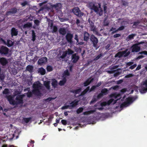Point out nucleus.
I'll return each mask as SVG.
<instances>
[{"instance_id":"obj_1","label":"nucleus","mask_w":147,"mask_h":147,"mask_svg":"<svg viewBox=\"0 0 147 147\" xmlns=\"http://www.w3.org/2000/svg\"><path fill=\"white\" fill-rule=\"evenodd\" d=\"M40 82L38 81L36 82L33 84L32 93L34 95L39 96H40L41 93L40 90L41 89V86L40 85Z\"/></svg>"},{"instance_id":"obj_2","label":"nucleus","mask_w":147,"mask_h":147,"mask_svg":"<svg viewBox=\"0 0 147 147\" xmlns=\"http://www.w3.org/2000/svg\"><path fill=\"white\" fill-rule=\"evenodd\" d=\"M137 97H128L126 98V100L121 105V107H126L129 106L137 98Z\"/></svg>"},{"instance_id":"obj_3","label":"nucleus","mask_w":147,"mask_h":147,"mask_svg":"<svg viewBox=\"0 0 147 147\" xmlns=\"http://www.w3.org/2000/svg\"><path fill=\"white\" fill-rule=\"evenodd\" d=\"M143 43L144 42H141L133 45L130 48V49H131V52L137 53L139 52L140 50V47L139 45Z\"/></svg>"},{"instance_id":"obj_4","label":"nucleus","mask_w":147,"mask_h":147,"mask_svg":"<svg viewBox=\"0 0 147 147\" xmlns=\"http://www.w3.org/2000/svg\"><path fill=\"white\" fill-rule=\"evenodd\" d=\"M90 40L93 44V46L95 48L96 47L98 42V38L92 34L90 37Z\"/></svg>"},{"instance_id":"obj_5","label":"nucleus","mask_w":147,"mask_h":147,"mask_svg":"<svg viewBox=\"0 0 147 147\" xmlns=\"http://www.w3.org/2000/svg\"><path fill=\"white\" fill-rule=\"evenodd\" d=\"M24 96V95L23 94L18 95L16 96V105L23 103V98Z\"/></svg>"},{"instance_id":"obj_6","label":"nucleus","mask_w":147,"mask_h":147,"mask_svg":"<svg viewBox=\"0 0 147 147\" xmlns=\"http://www.w3.org/2000/svg\"><path fill=\"white\" fill-rule=\"evenodd\" d=\"M72 11L74 14L80 17L84 15V13L81 12L78 7H74Z\"/></svg>"},{"instance_id":"obj_7","label":"nucleus","mask_w":147,"mask_h":147,"mask_svg":"<svg viewBox=\"0 0 147 147\" xmlns=\"http://www.w3.org/2000/svg\"><path fill=\"white\" fill-rule=\"evenodd\" d=\"M141 93H144L147 92V79L142 82V86L140 90Z\"/></svg>"},{"instance_id":"obj_8","label":"nucleus","mask_w":147,"mask_h":147,"mask_svg":"<svg viewBox=\"0 0 147 147\" xmlns=\"http://www.w3.org/2000/svg\"><path fill=\"white\" fill-rule=\"evenodd\" d=\"M121 94L120 93H117V96L118 99H117L116 100H114L113 99H111L109 100L107 102V104L108 105H110L111 104L113 103V104H115L117 101L118 100H119L121 98Z\"/></svg>"},{"instance_id":"obj_9","label":"nucleus","mask_w":147,"mask_h":147,"mask_svg":"<svg viewBox=\"0 0 147 147\" xmlns=\"http://www.w3.org/2000/svg\"><path fill=\"white\" fill-rule=\"evenodd\" d=\"M9 51V49L7 47L2 46L0 49V54L6 55L8 54Z\"/></svg>"},{"instance_id":"obj_10","label":"nucleus","mask_w":147,"mask_h":147,"mask_svg":"<svg viewBox=\"0 0 147 147\" xmlns=\"http://www.w3.org/2000/svg\"><path fill=\"white\" fill-rule=\"evenodd\" d=\"M17 11V9L16 7H14L11 8L7 11L6 13V15L8 16L10 15H11L15 13Z\"/></svg>"},{"instance_id":"obj_11","label":"nucleus","mask_w":147,"mask_h":147,"mask_svg":"<svg viewBox=\"0 0 147 147\" xmlns=\"http://www.w3.org/2000/svg\"><path fill=\"white\" fill-rule=\"evenodd\" d=\"M47 59L46 57H43L39 59L38 61L39 65H42L47 61Z\"/></svg>"},{"instance_id":"obj_12","label":"nucleus","mask_w":147,"mask_h":147,"mask_svg":"<svg viewBox=\"0 0 147 147\" xmlns=\"http://www.w3.org/2000/svg\"><path fill=\"white\" fill-rule=\"evenodd\" d=\"M80 58L77 55V53H75L72 55L71 59L74 63H76Z\"/></svg>"},{"instance_id":"obj_13","label":"nucleus","mask_w":147,"mask_h":147,"mask_svg":"<svg viewBox=\"0 0 147 147\" xmlns=\"http://www.w3.org/2000/svg\"><path fill=\"white\" fill-rule=\"evenodd\" d=\"M73 34L70 33H67L66 36V38L67 41L69 43L71 44L73 42L72 39L73 37Z\"/></svg>"},{"instance_id":"obj_14","label":"nucleus","mask_w":147,"mask_h":147,"mask_svg":"<svg viewBox=\"0 0 147 147\" xmlns=\"http://www.w3.org/2000/svg\"><path fill=\"white\" fill-rule=\"evenodd\" d=\"M8 63V61L5 58L3 57L0 58V63L1 65L3 66H5Z\"/></svg>"},{"instance_id":"obj_15","label":"nucleus","mask_w":147,"mask_h":147,"mask_svg":"<svg viewBox=\"0 0 147 147\" xmlns=\"http://www.w3.org/2000/svg\"><path fill=\"white\" fill-rule=\"evenodd\" d=\"M94 79L93 78H90L88 79L83 83L84 86H87L90 84L92 82Z\"/></svg>"},{"instance_id":"obj_16","label":"nucleus","mask_w":147,"mask_h":147,"mask_svg":"<svg viewBox=\"0 0 147 147\" xmlns=\"http://www.w3.org/2000/svg\"><path fill=\"white\" fill-rule=\"evenodd\" d=\"M18 31L15 28H12L11 30V37L16 36L18 35Z\"/></svg>"},{"instance_id":"obj_17","label":"nucleus","mask_w":147,"mask_h":147,"mask_svg":"<svg viewBox=\"0 0 147 147\" xmlns=\"http://www.w3.org/2000/svg\"><path fill=\"white\" fill-rule=\"evenodd\" d=\"M61 4L60 3H57L54 5H52L51 7L52 8H54L56 10H58L60 9L61 7Z\"/></svg>"},{"instance_id":"obj_18","label":"nucleus","mask_w":147,"mask_h":147,"mask_svg":"<svg viewBox=\"0 0 147 147\" xmlns=\"http://www.w3.org/2000/svg\"><path fill=\"white\" fill-rule=\"evenodd\" d=\"M7 98L10 104L13 105H16V102L15 100H13L12 97L11 96H7Z\"/></svg>"},{"instance_id":"obj_19","label":"nucleus","mask_w":147,"mask_h":147,"mask_svg":"<svg viewBox=\"0 0 147 147\" xmlns=\"http://www.w3.org/2000/svg\"><path fill=\"white\" fill-rule=\"evenodd\" d=\"M90 39V34L87 32L85 31L84 33V40L86 41H88Z\"/></svg>"},{"instance_id":"obj_20","label":"nucleus","mask_w":147,"mask_h":147,"mask_svg":"<svg viewBox=\"0 0 147 147\" xmlns=\"http://www.w3.org/2000/svg\"><path fill=\"white\" fill-rule=\"evenodd\" d=\"M78 101L76 100H74V101H72L70 103L69 106L70 108H72L75 107L77 105H78Z\"/></svg>"},{"instance_id":"obj_21","label":"nucleus","mask_w":147,"mask_h":147,"mask_svg":"<svg viewBox=\"0 0 147 147\" xmlns=\"http://www.w3.org/2000/svg\"><path fill=\"white\" fill-rule=\"evenodd\" d=\"M33 69L34 67L32 65H28L26 67V70L31 73L33 71Z\"/></svg>"},{"instance_id":"obj_22","label":"nucleus","mask_w":147,"mask_h":147,"mask_svg":"<svg viewBox=\"0 0 147 147\" xmlns=\"http://www.w3.org/2000/svg\"><path fill=\"white\" fill-rule=\"evenodd\" d=\"M51 84L53 87L54 88H56L58 85L57 80L55 79H52Z\"/></svg>"},{"instance_id":"obj_23","label":"nucleus","mask_w":147,"mask_h":147,"mask_svg":"<svg viewBox=\"0 0 147 147\" xmlns=\"http://www.w3.org/2000/svg\"><path fill=\"white\" fill-rule=\"evenodd\" d=\"M91 9L93 10L96 13H98V12L99 9L98 7L94 4L91 6Z\"/></svg>"},{"instance_id":"obj_24","label":"nucleus","mask_w":147,"mask_h":147,"mask_svg":"<svg viewBox=\"0 0 147 147\" xmlns=\"http://www.w3.org/2000/svg\"><path fill=\"white\" fill-rule=\"evenodd\" d=\"M125 53V51H121V52H118L115 55V57H121L123 56H124V55Z\"/></svg>"},{"instance_id":"obj_25","label":"nucleus","mask_w":147,"mask_h":147,"mask_svg":"<svg viewBox=\"0 0 147 147\" xmlns=\"http://www.w3.org/2000/svg\"><path fill=\"white\" fill-rule=\"evenodd\" d=\"M59 33L63 35H65L66 33L65 29L64 28H61L59 29Z\"/></svg>"},{"instance_id":"obj_26","label":"nucleus","mask_w":147,"mask_h":147,"mask_svg":"<svg viewBox=\"0 0 147 147\" xmlns=\"http://www.w3.org/2000/svg\"><path fill=\"white\" fill-rule=\"evenodd\" d=\"M5 45L8 47H10L13 45V42L12 40L8 39L7 40V42H6Z\"/></svg>"},{"instance_id":"obj_27","label":"nucleus","mask_w":147,"mask_h":147,"mask_svg":"<svg viewBox=\"0 0 147 147\" xmlns=\"http://www.w3.org/2000/svg\"><path fill=\"white\" fill-rule=\"evenodd\" d=\"M82 90V89L80 88L77 89L71 90V92L76 94H79L81 92Z\"/></svg>"},{"instance_id":"obj_28","label":"nucleus","mask_w":147,"mask_h":147,"mask_svg":"<svg viewBox=\"0 0 147 147\" xmlns=\"http://www.w3.org/2000/svg\"><path fill=\"white\" fill-rule=\"evenodd\" d=\"M96 111V109H95L93 110H91L89 111L84 112L83 113V114L84 115H90L91 114L95 112Z\"/></svg>"},{"instance_id":"obj_29","label":"nucleus","mask_w":147,"mask_h":147,"mask_svg":"<svg viewBox=\"0 0 147 147\" xmlns=\"http://www.w3.org/2000/svg\"><path fill=\"white\" fill-rule=\"evenodd\" d=\"M66 79L65 77L63 78L62 80H60L59 82V84L61 86L63 85L66 82Z\"/></svg>"},{"instance_id":"obj_30","label":"nucleus","mask_w":147,"mask_h":147,"mask_svg":"<svg viewBox=\"0 0 147 147\" xmlns=\"http://www.w3.org/2000/svg\"><path fill=\"white\" fill-rule=\"evenodd\" d=\"M38 71V72L42 75H44L46 73L45 70L42 67L40 68Z\"/></svg>"},{"instance_id":"obj_31","label":"nucleus","mask_w":147,"mask_h":147,"mask_svg":"<svg viewBox=\"0 0 147 147\" xmlns=\"http://www.w3.org/2000/svg\"><path fill=\"white\" fill-rule=\"evenodd\" d=\"M90 87H87L86 89H84L81 94L80 95L83 96L86 94L89 91Z\"/></svg>"},{"instance_id":"obj_32","label":"nucleus","mask_w":147,"mask_h":147,"mask_svg":"<svg viewBox=\"0 0 147 147\" xmlns=\"http://www.w3.org/2000/svg\"><path fill=\"white\" fill-rule=\"evenodd\" d=\"M47 21L48 22V24L49 26H50L51 28L52 29L53 25L52 20L48 18L47 19Z\"/></svg>"},{"instance_id":"obj_33","label":"nucleus","mask_w":147,"mask_h":147,"mask_svg":"<svg viewBox=\"0 0 147 147\" xmlns=\"http://www.w3.org/2000/svg\"><path fill=\"white\" fill-rule=\"evenodd\" d=\"M108 90L106 88L102 89L101 91V93L103 95H106L108 94Z\"/></svg>"},{"instance_id":"obj_34","label":"nucleus","mask_w":147,"mask_h":147,"mask_svg":"<svg viewBox=\"0 0 147 147\" xmlns=\"http://www.w3.org/2000/svg\"><path fill=\"white\" fill-rule=\"evenodd\" d=\"M32 41H35L36 40V33L34 32V30H32Z\"/></svg>"},{"instance_id":"obj_35","label":"nucleus","mask_w":147,"mask_h":147,"mask_svg":"<svg viewBox=\"0 0 147 147\" xmlns=\"http://www.w3.org/2000/svg\"><path fill=\"white\" fill-rule=\"evenodd\" d=\"M32 23L28 22L26 24H25L23 26V28H30L32 27Z\"/></svg>"},{"instance_id":"obj_36","label":"nucleus","mask_w":147,"mask_h":147,"mask_svg":"<svg viewBox=\"0 0 147 147\" xmlns=\"http://www.w3.org/2000/svg\"><path fill=\"white\" fill-rule=\"evenodd\" d=\"M70 74L68 69L65 70L63 73V76L66 77L69 76Z\"/></svg>"},{"instance_id":"obj_37","label":"nucleus","mask_w":147,"mask_h":147,"mask_svg":"<svg viewBox=\"0 0 147 147\" xmlns=\"http://www.w3.org/2000/svg\"><path fill=\"white\" fill-rule=\"evenodd\" d=\"M50 82L47 81L45 82L44 83V85L47 89H49L50 88V86L49 85Z\"/></svg>"},{"instance_id":"obj_38","label":"nucleus","mask_w":147,"mask_h":147,"mask_svg":"<svg viewBox=\"0 0 147 147\" xmlns=\"http://www.w3.org/2000/svg\"><path fill=\"white\" fill-rule=\"evenodd\" d=\"M67 53L65 51L63 52L62 55L59 57L61 58L62 59H63L67 56ZM62 60H63V59H62Z\"/></svg>"},{"instance_id":"obj_39","label":"nucleus","mask_w":147,"mask_h":147,"mask_svg":"<svg viewBox=\"0 0 147 147\" xmlns=\"http://www.w3.org/2000/svg\"><path fill=\"white\" fill-rule=\"evenodd\" d=\"M65 51L66 52H67V54H68L69 55L70 54H73L74 53V51L71 50L70 49H68L66 51Z\"/></svg>"},{"instance_id":"obj_40","label":"nucleus","mask_w":147,"mask_h":147,"mask_svg":"<svg viewBox=\"0 0 147 147\" xmlns=\"http://www.w3.org/2000/svg\"><path fill=\"white\" fill-rule=\"evenodd\" d=\"M31 119V117L29 118H25L24 117L23 118V120L26 123H28Z\"/></svg>"},{"instance_id":"obj_41","label":"nucleus","mask_w":147,"mask_h":147,"mask_svg":"<svg viewBox=\"0 0 147 147\" xmlns=\"http://www.w3.org/2000/svg\"><path fill=\"white\" fill-rule=\"evenodd\" d=\"M140 23V22L139 20H138L137 22H134L133 23V27L134 28H135L137 26L139 25Z\"/></svg>"},{"instance_id":"obj_42","label":"nucleus","mask_w":147,"mask_h":147,"mask_svg":"<svg viewBox=\"0 0 147 147\" xmlns=\"http://www.w3.org/2000/svg\"><path fill=\"white\" fill-rule=\"evenodd\" d=\"M34 142L33 140H31L28 144L27 146L28 147H33L34 146Z\"/></svg>"},{"instance_id":"obj_43","label":"nucleus","mask_w":147,"mask_h":147,"mask_svg":"<svg viewBox=\"0 0 147 147\" xmlns=\"http://www.w3.org/2000/svg\"><path fill=\"white\" fill-rule=\"evenodd\" d=\"M70 106L69 105H65L64 106H63L61 107V109L63 110L65 109H67L68 108L70 109H71L72 108L70 107Z\"/></svg>"},{"instance_id":"obj_44","label":"nucleus","mask_w":147,"mask_h":147,"mask_svg":"<svg viewBox=\"0 0 147 147\" xmlns=\"http://www.w3.org/2000/svg\"><path fill=\"white\" fill-rule=\"evenodd\" d=\"M47 71L48 72L52 71L53 70V68L50 65H48L47 67Z\"/></svg>"},{"instance_id":"obj_45","label":"nucleus","mask_w":147,"mask_h":147,"mask_svg":"<svg viewBox=\"0 0 147 147\" xmlns=\"http://www.w3.org/2000/svg\"><path fill=\"white\" fill-rule=\"evenodd\" d=\"M34 24L37 26H38L40 25V21L37 19H36L34 20Z\"/></svg>"},{"instance_id":"obj_46","label":"nucleus","mask_w":147,"mask_h":147,"mask_svg":"<svg viewBox=\"0 0 147 147\" xmlns=\"http://www.w3.org/2000/svg\"><path fill=\"white\" fill-rule=\"evenodd\" d=\"M90 29L91 31L94 32H96L95 26H94V25L90 26Z\"/></svg>"},{"instance_id":"obj_47","label":"nucleus","mask_w":147,"mask_h":147,"mask_svg":"<svg viewBox=\"0 0 147 147\" xmlns=\"http://www.w3.org/2000/svg\"><path fill=\"white\" fill-rule=\"evenodd\" d=\"M83 110V108L82 107H80L77 110L76 112L77 113L79 114L81 113Z\"/></svg>"},{"instance_id":"obj_48","label":"nucleus","mask_w":147,"mask_h":147,"mask_svg":"<svg viewBox=\"0 0 147 147\" xmlns=\"http://www.w3.org/2000/svg\"><path fill=\"white\" fill-rule=\"evenodd\" d=\"M96 88V87L95 85H93L92 86L91 88L90 89L89 92H90L92 91H94Z\"/></svg>"},{"instance_id":"obj_49","label":"nucleus","mask_w":147,"mask_h":147,"mask_svg":"<svg viewBox=\"0 0 147 147\" xmlns=\"http://www.w3.org/2000/svg\"><path fill=\"white\" fill-rule=\"evenodd\" d=\"M53 30L52 32L53 33L56 32L57 31V28L56 26H54L52 27Z\"/></svg>"},{"instance_id":"obj_50","label":"nucleus","mask_w":147,"mask_h":147,"mask_svg":"<svg viewBox=\"0 0 147 147\" xmlns=\"http://www.w3.org/2000/svg\"><path fill=\"white\" fill-rule=\"evenodd\" d=\"M135 36L136 34H132L129 35L128 36V38L130 39H132L134 38V36Z\"/></svg>"},{"instance_id":"obj_51","label":"nucleus","mask_w":147,"mask_h":147,"mask_svg":"<svg viewBox=\"0 0 147 147\" xmlns=\"http://www.w3.org/2000/svg\"><path fill=\"white\" fill-rule=\"evenodd\" d=\"M9 93V90L8 89L5 88L3 92V93L4 94H8Z\"/></svg>"},{"instance_id":"obj_52","label":"nucleus","mask_w":147,"mask_h":147,"mask_svg":"<svg viewBox=\"0 0 147 147\" xmlns=\"http://www.w3.org/2000/svg\"><path fill=\"white\" fill-rule=\"evenodd\" d=\"M127 49H126L125 50L123 51H125V53L124 55V56L125 57H126L128 56L130 54V51H128L127 52Z\"/></svg>"},{"instance_id":"obj_53","label":"nucleus","mask_w":147,"mask_h":147,"mask_svg":"<svg viewBox=\"0 0 147 147\" xmlns=\"http://www.w3.org/2000/svg\"><path fill=\"white\" fill-rule=\"evenodd\" d=\"M33 94L32 93V92H28L27 93V95L28 97H32Z\"/></svg>"},{"instance_id":"obj_54","label":"nucleus","mask_w":147,"mask_h":147,"mask_svg":"<svg viewBox=\"0 0 147 147\" xmlns=\"http://www.w3.org/2000/svg\"><path fill=\"white\" fill-rule=\"evenodd\" d=\"M109 22L108 21H107L105 19L104 21L103 22V25L105 26H108L109 25Z\"/></svg>"},{"instance_id":"obj_55","label":"nucleus","mask_w":147,"mask_h":147,"mask_svg":"<svg viewBox=\"0 0 147 147\" xmlns=\"http://www.w3.org/2000/svg\"><path fill=\"white\" fill-rule=\"evenodd\" d=\"M5 78V76L3 74H1V72L0 73V79L1 80H3Z\"/></svg>"},{"instance_id":"obj_56","label":"nucleus","mask_w":147,"mask_h":147,"mask_svg":"<svg viewBox=\"0 0 147 147\" xmlns=\"http://www.w3.org/2000/svg\"><path fill=\"white\" fill-rule=\"evenodd\" d=\"M104 95L100 92L99 93L97 96V99H99L102 98Z\"/></svg>"},{"instance_id":"obj_57","label":"nucleus","mask_w":147,"mask_h":147,"mask_svg":"<svg viewBox=\"0 0 147 147\" xmlns=\"http://www.w3.org/2000/svg\"><path fill=\"white\" fill-rule=\"evenodd\" d=\"M137 66L136 64H135L133 65H131L129 67V69H134Z\"/></svg>"},{"instance_id":"obj_58","label":"nucleus","mask_w":147,"mask_h":147,"mask_svg":"<svg viewBox=\"0 0 147 147\" xmlns=\"http://www.w3.org/2000/svg\"><path fill=\"white\" fill-rule=\"evenodd\" d=\"M88 22L90 24V26L94 25V23L92 21L90 20L89 19H88Z\"/></svg>"},{"instance_id":"obj_59","label":"nucleus","mask_w":147,"mask_h":147,"mask_svg":"<svg viewBox=\"0 0 147 147\" xmlns=\"http://www.w3.org/2000/svg\"><path fill=\"white\" fill-rule=\"evenodd\" d=\"M103 13V11L102 9L101 8L100 9V11L98 13V14L99 16H100L102 15Z\"/></svg>"},{"instance_id":"obj_60","label":"nucleus","mask_w":147,"mask_h":147,"mask_svg":"<svg viewBox=\"0 0 147 147\" xmlns=\"http://www.w3.org/2000/svg\"><path fill=\"white\" fill-rule=\"evenodd\" d=\"M44 9V8L43 7H41L38 11H36V13H40V11L43 10Z\"/></svg>"},{"instance_id":"obj_61","label":"nucleus","mask_w":147,"mask_h":147,"mask_svg":"<svg viewBox=\"0 0 147 147\" xmlns=\"http://www.w3.org/2000/svg\"><path fill=\"white\" fill-rule=\"evenodd\" d=\"M111 97H114L115 99H117V93H115L112 94L111 95Z\"/></svg>"},{"instance_id":"obj_62","label":"nucleus","mask_w":147,"mask_h":147,"mask_svg":"<svg viewBox=\"0 0 147 147\" xmlns=\"http://www.w3.org/2000/svg\"><path fill=\"white\" fill-rule=\"evenodd\" d=\"M61 122L64 125H67V122L66 120L62 119L61 121Z\"/></svg>"},{"instance_id":"obj_63","label":"nucleus","mask_w":147,"mask_h":147,"mask_svg":"<svg viewBox=\"0 0 147 147\" xmlns=\"http://www.w3.org/2000/svg\"><path fill=\"white\" fill-rule=\"evenodd\" d=\"M121 34H114L113 36L114 38H117L118 37H119L120 36H121Z\"/></svg>"},{"instance_id":"obj_64","label":"nucleus","mask_w":147,"mask_h":147,"mask_svg":"<svg viewBox=\"0 0 147 147\" xmlns=\"http://www.w3.org/2000/svg\"><path fill=\"white\" fill-rule=\"evenodd\" d=\"M21 4L22 6H24L28 4V2L27 1H25L24 2L21 3Z\"/></svg>"}]
</instances>
